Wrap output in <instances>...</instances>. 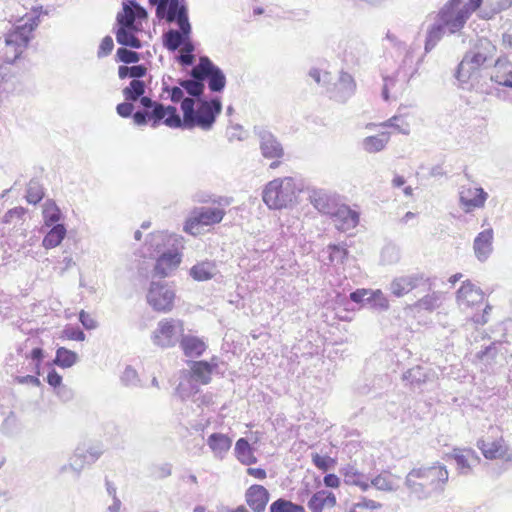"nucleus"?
I'll return each instance as SVG.
<instances>
[{
	"mask_svg": "<svg viewBox=\"0 0 512 512\" xmlns=\"http://www.w3.org/2000/svg\"><path fill=\"white\" fill-rule=\"evenodd\" d=\"M456 301L458 306L464 311L476 312L482 310L481 315H473L471 320L476 324L487 323V314L491 310L486 302L485 293L480 287L470 280L463 281L460 288L456 292Z\"/></svg>",
	"mask_w": 512,
	"mask_h": 512,
	"instance_id": "7",
	"label": "nucleus"
},
{
	"mask_svg": "<svg viewBox=\"0 0 512 512\" xmlns=\"http://www.w3.org/2000/svg\"><path fill=\"white\" fill-rule=\"evenodd\" d=\"M497 48L488 38L478 39L473 51L465 54L456 71V78L461 83L478 79L481 68L496 54Z\"/></svg>",
	"mask_w": 512,
	"mask_h": 512,
	"instance_id": "5",
	"label": "nucleus"
},
{
	"mask_svg": "<svg viewBox=\"0 0 512 512\" xmlns=\"http://www.w3.org/2000/svg\"><path fill=\"white\" fill-rule=\"evenodd\" d=\"M44 197L43 188L37 183H31L28 186L26 200L31 204L39 203Z\"/></svg>",
	"mask_w": 512,
	"mask_h": 512,
	"instance_id": "47",
	"label": "nucleus"
},
{
	"mask_svg": "<svg viewBox=\"0 0 512 512\" xmlns=\"http://www.w3.org/2000/svg\"><path fill=\"white\" fill-rule=\"evenodd\" d=\"M114 47L113 39L111 36H106L102 39L98 48V57H105L109 55Z\"/></svg>",
	"mask_w": 512,
	"mask_h": 512,
	"instance_id": "53",
	"label": "nucleus"
},
{
	"mask_svg": "<svg viewBox=\"0 0 512 512\" xmlns=\"http://www.w3.org/2000/svg\"><path fill=\"white\" fill-rule=\"evenodd\" d=\"M447 458L455 461L460 474L470 473L473 467L477 466L481 461V458L470 447L454 448L447 455Z\"/></svg>",
	"mask_w": 512,
	"mask_h": 512,
	"instance_id": "17",
	"label": "nucleus"
},
{
	"mask_svg": "<svg viewBox=\"0 0 512 512\" xmlns=\"http://www.w3.org/2000/svg\"><path fill=\"white\" fill-rule=\"evenodd\" d=\"M168 93H169V96H170V99L173 101V102H179L183 99V90L179 87H172V88H166L165 89Z\"/></svg>",
	"mask_w": 512,
	"mask_h": 512,
	"instance_id": "62",
	"label": "nucleus"
},
{
	"mask_svg": "<svg viewBox=\"0 0 512 512\" xmlns=\"http://www.w3.org/2000/svg\"><path fill=\"white\" fill-rule=\"evenodd\" d=\"M298 188L292 177L276 178L265 186L263 201L271 209L286 208L296 198Z\"/></svg>",
	"mask_w": 512,
	"mask_h": 512,
	"instance_id": "8",
	"label": "nucleus"
},
{
	"mask_svg": "<svg viewBox=\"0 0 512 512\" xmlns=\"http://www.w3.org/2000/svg\"><path fill=\"white\" fill-rule=\"evenodd\" d=\"M476 445L487 460L512 461V449L505 440L500 427L490 426L487 433L478 439Z\"/></svg>",
	"mask_w": 512,
	"mask_h": 512,
	"instance_id": "9",
	"label": "nucleus"
},
{
	"mask_svg": "<svg viewBox=\"0 0 512 512\" xmlns=\"http://www.w3.org/2000/svg\"><path fill=\"white\" fill-rule=\"evenodd\" d=\"M79 320L82 323V325L88 330L94 329L97 326L95 319L84 310L80 312Z\"/></svg>",
	"mask_w": 512,
	"mask_h": 512,
	"instance_id": "57",
	"label": "nucleus"
},
{
	"mask_svg": "<svg viewBox=\"0 0 512 512\" xmlns=\"http://www.w3.org/2000/svg\"><path fill=\"white\" fill-rule=\"evenodd\" d=\"M440 298L436 293L425 295L423 298L415 302L414 306L419 309L432 311L439 307Z\"/></svg>",
	"mask_w": 512,
	"mask_h": 512,
	"instance_id": "43",
	"label": "nucleus"
},
{
	"mask_svg": "<svg viewBox=\"0 0 512 512\" xmlns=\"http://www.w3.org/2000/svg\"><path fill=\"white\" fill-rule=\"evenodd\" d=\"M141 105L146 110L135 112L133 122L139 126L150 123L152 127L164 124L170 128L183 126L185 128L199 127L203 130H209L214 124L216 116L222 110L219 99L195 101L192 98H184L181 102L183 112V118L181 119L174 106L165 107L149 97H143Z\"/></svg>",
	"mask_w": 512,
	"mask_h": 512,
	"instance_id": "1",
	"label": "nucleus"
},
{
	"mask_svg": "<svg viewBox=\"0 0 512 512\" xmlns=\"http://www.w3.org/2000/svg\"><path fill=\"white\" fill-rule=\"evenodd\" d=\"M39 375H26V376H16L14 378V382L17 384H29L32 386H40L41 382L38 378Z\"/></svg>",
	"mask_w": 512,
	"mask_h": 512,
	"instance_id": "56",
	"label": "nucleus"
},
{
	"mask_svg": "<svg viewBox=\"0 0 512 512\" xmlns=\"http://www.w3.org/2000/svg\"><path fill=\"white\" fill-rule=\"evenodd\" d=\"M492 351H495L494 345H490V346L486 347L485 350H482L476 354L477 360L483 361L485 356L490 354Z\"/></svg>",
	"mask_w": 512,
	"mask_h": 512,
	"instance_id": "64",
	"label": "nucleus"
},
{
	"mask_svg": "<svg viewBox=\"0 0 512 512\" xmlns=\"http://www.w3.org/2000/svg\"><path fill=\"white\" fill-rule=\"evenodd\" d=\"M381 128H391L394 132L408 134L409 124L400 115H395L385 122L378 125Z\"/></svg>",
	"mask_w": 512,
	"mask_h": 512,
	"instance_id": "39",
	"label": "nucleus"
},
{
	"mask_svg": "<svg viewBox=\"0 0 512 512\" xmlns=\"http://www.w3.org/2000/svg\"><path fill=\"white\" fill-rule=\"evenodd\" d=\"M180 347L186 357H200L207 349L203 339L194 335H183L180 339Z\"/></svg>",
	"mask_w": 512,
	"mask_h": 512,
	"instance_id": "27",
	"label": "nucleus"
},
{
	"mask_svg": "<svg viewBox=\"0 0 512 512\" xmlns=\"http://www.w3.org/2000/svg\"><path fill=\"white\" fill-rule=\"evenodd\" d=\"M130 78L139 79L147 73V68L143 65H135L129 67Z\"/></svg>",
	"mask_w": 512,
	"mask_h": 512,
	"instance_id": "60",
	"label": "nucleus"
},
{
	"mask_svg": "<svg viewBox=\"0 0 512 512\" xmlns=\"http://www.w3.org/2000/svg\"><path fill=\"white\" fill-rule=\"evenodd\" d=\"M191 74L198 80L208 78V86L211 91L219 92L225 87L226 79L224 74L206 57L200 59L198 65L192 69Z\"/></svg>",
	"mask_w": 512,
	"mask_h": 512,
	"instance_id": "13",
	"label": "nucleus"
},
{
	"mask_svg": "<svg viewBox=\"0 0 512 512\" xmlns=\"http://www.w3.org/2000/svg\"><path fill=\"white\" fill-rule=\"evenodd\" d=\"M146 299L154 311L169 313L175 306L176 291L167 283L152 282L148 288Z\"/></svg>",
	"mask_w": 512,
	"mask_h": 512,
	"instance_id": "12",
	"label": "nucleus"
},
{
	"mask_svg": "<svg viewBox=\"0 0 512 512\" xmlns=\"http://www.w3.org/2000/svg\"><path fill=\"white\" fill-rule=\"evenodd\" d=\"M78 356L74 351L65 347H59L56 350V356L53 362L61 368H70L77 362Z\"/></svg>",
	"mask_w": 512,
	"mask_h": 512,
	"instance_id": "37",
	"label": "nucleus"
},
{
	"mask_svg": "<svg viewBox=\"0 0 512 512\" xmlns=\"http://www.w3.org/2000/svg\"><path fill=\"white\" fill-rule=\"evenodd\" d=\"M147 19V12L136 3L125 5L117 15L119 28L115 32L116 40L123 46L141 48V41L136 34L142 30V22Z\"/></svg>",
	"mask_w": 512,
	"mask_h": 512,
	"instance_id": "4",
	"label": "nucleus"
},
{
	"mask_svg": "<svg viewBox=\"0 0 512 512\" xmlns=\"http://www.w3.org/2000/svg\"><path fill=\"white\" fill-rule=\"evenodd\" d=\"M487 199V193L479 187H462L460 201L466 212L483 207Z\"/></svg>",
	"mask_w": 512,
	"mask_h": 512,
	"instance_id": "22",
	"label": "nucleus"
},
{
	"mask_svg": "<svg viewBox=\"0 0 512 512\" xmlns=\"http://www.w3.org/2000/svg\"><path fill=\"white\" fill-rule=\"evenodd\" d=\"M207 444L214 455L223 457L232 446V439L223 433H213L207 439Z\"/></svg>",
	"mask_w": 512,
	"mask_h": 512,
	"instance_id": "29",
	"label": "nucleus"
},
{
	"mask_svg": "<svg viewBox=\"0 0 512 512\" xmlns=\"http://www.w3.org/2000/svg\"><path fill=\"white\" fill-rule=\"evenodd\" d=\"M215 264L210 261H203L194 265L191 270V276L197 281H206L213 277Z\"/></svg>",
	"mask_w": 512,
	"mask_h": 512,
	"instance_id": "35",
	"label": "nucleus"
},
{
	"mask_svg": "<svg viewBox=\"0 0 512 512\" xmlns=\"http://www.w3.org/2000/svg\"><path fill=\"white\" fill-rule=\"evenodd\" d=\"M66 236V229L63 224L54 225L45 235L42 245L45 249H52L61 244Z\"/></svg>",
	"mask_w": 512,
	"mask_h": 512,
	"instance_id": "32",
	"label": "nucleus"
},
{
	"mask_svg": "<svg viewBox=\"0 0 512 512\" xmlns=\"http://www.w3.org/2000/svg\"><path fill=\"white\" fill-rule=\"evenodd\" d=\"M339 82L341 85L347 86L351 92H353L356 88L353 77L346 72L341 73Z\"/></svg>",
	"mask_w": 512,
	"mask_h": 512,
	"instance_id": "59",
	"label": "nucleus"
},
{
	"mask_svg": "<svg viewBox=\"0 0 512 512\" xmlns=\"http://www.w3.org/2000/svg\"><path fill=\"white\" fill-rule=\"evenodd\" d=\"M336 227L341 231L355 228L359 223V213L347 205H341L336 211L330 213Z\"/></svg>",
	"mask_w": 512,
	"mask_h": 512,
	"instance_id": "23",
	"label": "nucleus"
},
{
	"mask_svg": "<svg viewBox=\"0 0 512 512\" xmlns=\"http://www.w3.org/2000/svg\"><path fill=\"white\" fill-rule=\"evenodd\" d=\"M371 484L381 491H393L398 486V478L389 471H383L372 479Z\"/></svg>",
	"mask_w": 512,
	"mask_h": 512,
	"instance_id": "31",
	"label": "nucleus"
},
{
	"mask_svg": "<svg viewBox=\"0 0 512 512\" xmlns=\"http://www.w3.org/2000/svg\"><path fill=\"white\" fill-rule=\"evenodd\" d=\"M260 151L264 158L271 160L270 168L276 169L282 164L285 155L280 142L271 134H264L260 139Z\"/></svg>",
	"mask_w": 512,
	"mask_h": 512,
	"instance_id": "16",
	"label": "nucleus"
},
{
	"mask_svg": "<svg viewBox=\"0 0 512 512\" xmlns=\"http://www.w3.org/2000/svg\"><path fill=\"white\" fill-rule=\"evenodd\" d=\"M493 230L491 228L480 232L474 240V252L480 261L488 258L492 252Z\"/></svg>",
	"mask_w": 512,
	"mask_h": 512,
	"instance_id": "28",
	"label": "nucleus"
},
{
	"mask_svg": "<svg viewBox=\"0 0 512 512\" xmlns=\"http://www.w3.org/2000/svg\"><path fill=\"white\" fill-rule=\"evenodd\" d=\"M47 383L54 388L60 387L62 384V376L55 369H52L48 372Z\"/></svg>",
	"mask_w": 512,
	"mask_h": 512,
	"instance_id": "58",
	"label": "nucleus"
},
{
	"mask_svg": "<svg viewBox=\"0 0 512 512\" xmlns=\"http://www.w3.org/2000/svg\"><path fill=\"white\" fill-rule=\"evenodd\" d=\"M312 463L317 469L321 470L322 472H327L336 466L337 461L330 456H323L318 453H314L312 454Z\"/></svg>",
	"mask_w": 512,
	"mask_h": 512,
	"instance_id": "42",
	"label": "nucleus"
},
{
	"mask_svg": "<svg viewBox=\"0 0 512 512\" xmlns=\"http://www.w3.org/2000/svg\"><path fill=\"white\" fill-rule=\"evenodd\" d=\"M368 295H370L371 297L368 298V300H379L380 301V306L383 308V309H387L389 304H388V301L387 299L383 296V293L380 291V290H376V291H370L368 289H365V288H361V289H357L355 290L354 292L350 293V299L355 302V303H361L365 297H367Z\"/></svg>",
	"mask_w": 512,
	"mask_h": 512,
	"instance_id": "34",
	"label": "nucleus"
},
{
	"mask_svg": "<svg viewBox=\"0 0 512 512\" xmlns=\"http://www.w3.org/2000/svg\"><path fill=\"white\" fill-rule=\"evenodd\" d=\"M491 81L505 87H512V63L506 58H498L493 66Z\"/></svg>",
	"mask_w": 512,
	"mask_h": 512,
	"instance_id": "24",
	"label": "nucleus"
},
{
	"mask_svg": "<svg viewBox=\"0 0 512 512\" xmlns=\"http://www.w3.org/2000/svg\"><path fill=\"white\" fill-rule=\"evenodd\" d=\"M184 322L180 319L164 318L152 332L153 344L162 349L175 347L184 335Z\"/></svg>",
	"mask_w": 512,
	"mask_h": 512,
	"instance_id": "10",
	"label": "nucleus"
},
{
	"mask_svg": "<svg viewBox=\"0 0 512 512\" xmlns=\"http://www.w3.org/2000/svg\"><path fill=\"white\" fill-rule=\"evenodd\" d=\"M336 496L328 490H319L312 495L308 501V508L311 512H323L325 509H331L336 505Z\"/></svg>",
	"mask_w": 512,
	"mask_h": 512,
	"instance_id": "26",
	"label": "nucleus"
},
{
	"mask_svg": "<svg viewBox=\"0 0 512 512\" xmlns=\"http://www.w3.org/2000/svg\"><path fill=\"white\" fill-rule=\"evenodd\" d=\"M268 490L259 484H253L245 492V501L253 512H264L269 502Z\"/></svg>",
	"mask_w": 512,
	"mask_h": 512,
	"instance_id": "21",
	"label": "nucleus"
},
{
	"mask_svg": "<svg viewBox=\"0 0 512 512\" xmlns=\"http://www.w3.org/2000/svg\"><path fill=\"white\" fill-rule=\"evenodd\" d=\"M133 110H134V106L131 101H126V102L120 103L116 107L117 113L121 117H124V118L129 117V116L133 117L134 116Z\"/></svg>",
	"mask_w": 512,
	"mask_h": 512,
	"instance_id": "55",
	"label": "nucleus"
},
{
	"mask_svg": "<svg viewBox=\"0 0 512 512\" xmlns=\"http://www.w3.org/2000/svg\"><path fill=\"white\" fill-rule=\"evenodd\" d=\"M43 218L46 226H52L61 218V211L53 200H47L43 206Z\"/></svg>",
	"mask_w": 512,
	"mask_h": 512,
	"instance_id": "38",
	"label": "nucleus"
},
{
	"mask_svg": "<svg viewBox=\"0 0 512 512\" xmlns=\"http://www.w3.org/2000/svg\"><path fill=\"white\" fill-rule=\"evenodd\" d=\"M391 132L381 131L377 135L365 137L362 141L363 149L367 153H378L386 147L390 140Z\"/></svg>",
	"mask_w": 512,
	"mask_h": 512,
	"instance_id": "30",
	"label": "nucleus"
},
{
	"mask_svg": "<svg viewBox=\"0 0 512 512\" xmlns=\"http://www.w3.org/2000/svg\"><path fill=\"white\" fill-rule=\"evenodd\" d=\"M448 478L447 468L436 463L432 466L412 469L406 476L405 484L411 495L422 499L434 492L443 490Z\"/></svg>",
	"mask_w": 512,
	"mask_h": 512,
	"instance_id": "2",
	"label": "nucleus"
},
{
	"mask_svg": "<svg viewBox=\"0 0 512 512\" xmlns=\"http://www.w3.org/2000/svg\"><path fill=\"white\" fill-rule=\"evenodd\" d=\"M178 26L179 31L171 29L163 35V43L168 50L175 51L180 47H184L186 43L191 42V25L189 21L179 23Z\"/></svg>",
	"mask_w": 512,
	"mask_h": 512,
	"instance_id": "19",
	"label": "nucleus"
},
{
	"mask_svg": "<svg viewBox=\"0 0 512 512\" xmlns=\"http://www.w3.org/2000/svg\"><path fill=\"white\" fill-rule=\"evenodd\" d=\"M419 287H423L424 290H430V280L423 275H411L396 278L391 283V291L397 297H402Z\"/></svg>",
	"mask_w": 512,
	"mask_h": 512,
	"instance_id": "15",
	"label": "nucleus"
},
{
	"mask_svg": "<svg viewBox=\"0 0 512 512\" xmlns=\"http://www.w3.org/2000/svg\"><path fill=\"white\" fill-rule=\"evenodd\" d=\"M181 263V254L177 251L163 253L156 261L154 271L157 276L166 277Z\"/></svg>",
	"mask_w": 512,
	"mask_h": 512,
	"instance_id": "25",
	"label": "nucleus"
},
{
	"mask_svg": "<svg viewBox=\"0 0 512 512\" xmlns=\"http://www.w3.org/2000/svg\"><path fill=\"white\" fill-rule=\"evenodd\" d=\"M235 454L237 459L244 465H251L257 461L253 449L251 448L249 442L244 438H240L236 442Z\"/></svg>",
	"mask_w": 512,
	"mask_h": 512,
	"instance_id": "33",
	"label": "nucleus"
},
{
	"mask_svg": "<svg viewBox=\"0 0 512 512\" xmlns=\"http://www.w3.org/2000/svg\"><path fill=\"white\" fill-rule=\"evenodd\" d=\"M323 481L327 487L338 488L340 486V479L335 474L325 475Z\"/></svg>",
	"mask_w": 512,
	"mask_h": 512,
	"instance_id": "63",
	"label": "nucleus"
},
{
	"mask_svg": "<svg viewBox=\"0 0 512 512\" xmlns=\"http://www.w3.org/2000/svg\"><path fill=\"white\" fill-rule=\"evenodd\" d=\"M467 4L472 13L478 11V16L486 20L492 19L510 5L508 0H469Z\"/></svg>",
	"mask_w": 512,
	"mask_h": 512,
	"instance_id": "18",
	"label": "nucleus"
},
{
	"mask_svg": "<svg viewBox=\"0 0 512 512\" xmlns=\"http://www.w3.org/2000/svg\"><path fill=\"white\" fill-rule=\"evenodd\" d=\"M381 507V504L371 499L363 498L355 503L348 512H372Z\"/></svg>",
	"mask_w": 512,
	"mask_h": 512,
	"instance_id": "45",
	"label": "nucleus"
},
{
	"mask_svg": "<svg viewBox=\"0 0 512 512\" xmlns=\"http://www.w3.org/2000/svg\"><path fill=\"white\" fill-rule=\"evenodd\" d=\"M329 201H330V198L326 194L321 193V192H314L311 196L312 204L318 211H320L322 213H327V214L331 213V210L329 207Z\"/></svg>",
	"mask_w": 512,
	"mask_h": 512,
	"instance_id": "44",
	"label": "nucleus"
},
{
	"mask_svg": "<svg viewBox=\"0 0 512 512\" xmlns=\"http://www.w3.org/2000/svg\"><path fill=\"white\" fill-rule=\"evenodd\" d=\"M26 210L23 207H15L6 212L3 216L2 222L7 224L11 223L14 219H22L25 215Z\"/></svg>",
	"mask_w": 512,
	"mask_h": 512,
	"instance_id": "52",
	"label": "nucleus"
},
{
	"mask_svg": "<svg viewBox=\"0 0 512 512\" xmlns=\"http://www.w3.org/2000/svg\"><path fill=\"white\" fill-rule=\"evenodd\" d=\"M214 203L217 205L195 208L186 218L183 231L189 235L198 236L221 223L226 215L224 205L220 200Z\"/></svg>",
	"mask_w": 512,
	"mask_h": 512,
	"instance_id": "6",
	"label": "nucleus"
},
{
	"mask_svg": "<svg viewBox=\"0 0 512 512\" xmlns=\"http://www.w3.org/2000/svg\"><path fill=\"white\" fill-rule=\"evenodd\" d=\"M461 4L462 0H449L438 12L439 21L451 34L459 32L472 14L468 4L459 8Z\"/></svg>",
	"mask_w": 512,
	"mask_h": 512,
	"instance_id": "11",
	"label": "nucleus"
},
{
	"mask_svg": "<svg viewBox=\"0 0 512 512\" xmlns=\"http://www.w3.org/2000/svg\"><path fill=\"white\" fill-rule=\"evenodd\" d=\"M270 512H305V509L301 505L280 498L270 505Z\"/></svg>",
	"mask_w": 512,
	"mask_h": 512,
	"instance_id": "40",
	"label": "nucleus"
},
{
	"mask_svg": "<svg viewBox=\"0 0 512 512\" xmlns=\"http://www.w3.org/2000/svg\"><path fill=\"white\" fill-rule=\"evenodd\" d=\"M193 51H194L193 43L192 42L186 43V45L181 48V54L179 57L180 62L184 65L192 64L194 61V56L192 54Z\"/></svg>",
	"mask_w": 512,
	"mask_h": 512,
	"instance_id": "51",
	"label": "nucleus"
},
{
	"mask_svg": "<svg viewBox=\"0 0 512 512\" xmlns=\"http://www.w3.org/2000/svg\"><path fill=\"white\" fill-rule=\"evenodd\" d=\"M29 358L35 362V374L40 375L41 363L44 359V351L41 348H34Z\"/></svg>",
	"mask_w": 512,
	"mask_h": 512,
	"instance_id": "54",
	"label": "nucleus"
},
{
	"mask_svg": "<svg viewBox=\"0 0 512 512\" xmlns=\"http://www.w3.org/2000/svg\"><path fill=\"white\" fill-rule=\"evenodd\" d=\"M202 80H185L180 84L181 86L192 96H199L202 94L204 90V84L201 82Z\"/></svg>",
	"mask_w": 512,
	"mask_h": 512,
	"instance_id": "49",
	"label": "nucleus"
},
{
	"mask_svg": "<svg viewBox=\"0 0 512 512\" xmlns=\"http://www.w3.org/2000/svg\"><path fill=\"white\" fill-rule=\"evenodd\" d=\"M62 340L84 341L85 334L82 330L72 326H66L60 334Z\"/></svg>",
	"mask_w": 512,
	"mask_h": 512,
	"instance_id": "48",
	"label": "nucleus"
},
{
	"mask_svg": "<svg viewBox=\"0 0 512 512\" xmlns=\"http://www.w3.org/2000/svg\"><path fill=\"white\" fill-rule=\"evenodd\" d=\"M152 5H157L156 16L167 22L184 23L189 21L186 6L180 0H149Z\"/></svg>",
	"mask_w": 512,
	"mask_h": 512,
	"instance_id": "14",
	"label": "nucleus"
},
{
	"mask_svg": "<svg viewBox=\"0 0 512 512\" xmlns=\"http://www.w3.org/2000/svg\"><path fill=\"white\" fill-rule=\"evenodd\" d=\"M246 472L248 475L258 480H264L267 477L266 470L263 468L249 467Z\"/></svg>",
	"mask_w": 512,
	"mask_h": 512,
	"instance_id": "61",
	"label": "nucleus"
},
{
	"mask_svg": "<svg viewBox=\"0 0 512 512\" xmlns=\"http://www.w3.org/2000/svg\"><path fill=\"white\" fill-rule=\"evenodd\" d=\"M217 359L213 357L210 362L205 360L192 361L190 364V378L202 385H207L212 380V374L217 369Z\"/></svg>",
	"mask_w": 512,
	"mask_h": 512,
	"instance_id": "20",
	"label": "nucleus"
},
{
	"mask_svg": "<svg viewBox=\"0 0 512 512\" xmlns=\"http://www.w3.org/2000/svg\"><path fill=\"white\" fill-rule=\"evenodd\" d=\"M328 249L330 250L329 260L331 262L337 261L340 263H344L345 260L348 258L349 252L346 247L331 244L328 246Z\"/></svg>",
	"mask_w": 512,
	"mask_h": 512,
	"instance_id": "46",
	"label": "nucleus"
},
{
	"mask_svg": "<svg viewBox=\"0 0 512 512\" xmlns=\"http://www.w3.org/2000/svg\"><path fill=\"white\" fill-rule=\"evenodd\" d=\"M444 25L440 22L437 25L432 26L426 37L425 50L430 51L436 44L441 40L444 35Z\"/></svg>",
	"mask_w": 512,
	"mask_h": 512,
	"instance_id": "41",
	"label": "nucleus"
},
{
	"mask_svg": "<svg viewBox=\"0 0 512 512\" xmlns=\"http://www.w3.org/2000/svg\"><path fill=\"white\" fill-rule=\"evenodd\" d=\"M146 85L144 81L133 79L127 87L123 89V95L126 101L134 102L142 99L145 93Z\"/></svg>",
	"mask_w": 512,
	"mask_h": 512,
	"instance_id": "36",
	"label": "nucleus"
},
{
	"mask_svg": "<svg viewBox=\"0 0 512 512\" xmlns=\"http://www.w3.org/2000/svg\"><path fill=\"white\" fill-rule=\"evenodd\" d=\"M39 23L38 15L26 14L5 34L4 46L0 49V59L4 63L12 64L22 56Z\"/></svg>",
	"mask_w": 512,
	"mask_h": 512,
	"instance_id": "3",
	"label": "nucleus"
},
{
	"mask_svg": "<svg viewBox=\"0 0 512 512\" xmlns=\"http://www.w3.org/2000/svg\"><path fill=\"white\" fill-rule=\"evenodd\" d=\"M116 56L119 61L126 64L137 63L140 60V56L137 52L128 50L126 48H119L117 50Z\"/></svg>",
	"mask_w": 512,
	"mask_h": 512,
	"instance_id": "50",
	"label": "nucleus"
}]
</instances>
